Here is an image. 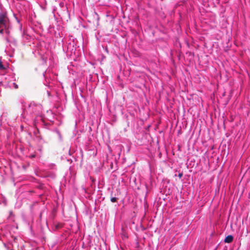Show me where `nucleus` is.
Returning <instances> with one entry per match:
<instances>
[{
  "label": "nucleus",
  "mask_w": 250,
  "mask_h": 250,
  "mask_svg": "<svg viewBox=\"0 0 250 250\" xmlns=\"http://www.w3.org/2000/svg\"><path fill=\"white\" fill-rule=\"evenodd\" d=\"M9 25V20L6 13H0V33L3 34L4 29Z\"/></svg>",
  "instance_id": "nucleus-1"
},
{
  "label": "nucleus",
  "mask_w": 250,
  "mask_h": 250,
  "mask_svg": "<svg viewBox=\"0 0 250 250\" xmlns=\"http://www.w3.org/2000/svg\"><path fill=\"white\" fill-rule=\"evenodd\" d=\"M182 176V174H179V176L181 177Z\"/></svg>",
  "instance_id": "nucleus-8"
},
{
  "label": "nucleus",
  "mask_w": 250,
  "mask_h": 250,
  "mask_svg": "<svg viewBox=\"0 0 250 250\" xmlns=\"http://www.w3.org/2000/svg\"><path fill=\"white\" fill-rule=\"evenodd\" d=\"M14 16H15V19H16V21H17V22H18V23H20V20L18 19V18H17V17H16L15 15H14Z\"/></svg>",
  "instance_id": "nucleus-6"
},
{
  "label": "nucleus",
  "mask_w": 250,
  "mask_h": 250,
  "mask_svg": "<svg viewBox=\"0 0 250 250\" xmlns=\"http://www.w3.org/2000/svg\"><path fill=\"white\" fill-rule=\"evenodd\" d=\"M233 236L231 235H229L227 236L225 238L224 242L225 243H231L233 241Z\"/></svg>",
  "instance_id": "nucleus-3"
},
{
  "label": "nucleus",
  "mask_w": 250,
  "mask_h": 250,
  "mask_svg": "<svg viewBox=\"0 0 250 250\" xmlns=\"http://www.w3.org/2000/svg\"><path fill=\"white\" fill-rule=\"evenodd\" d=\"M110 200L112 202L114 203L116 201L117 198L116 197H112Z\"/></svg>",
  "instance_id": "nucleus-5"
},
{
  "label": "nucleus",
  "mask_w": 250,
  "mask_h": 250,
  "mask_svg": "<svg viewBox=\"0 0 250 250\" xmlns=\"http://www.w3.org/2000/svg\"><path fill=\"white\" fill-rule=\"evenodd\" d=\"M20 28H21V24H20Z\"/></svg>",
  "instance_id": "nucleus-7"
},
{
  "label": "nucleus",
  "mask_w": 250,
  "mask_h": 250,
  "mask_svg": "<svg viewBox=\"0 0 250 250\" xmlns=\"http://www.w3.org/2000/svg\"><path fill=\"white\" fill-rule=\"evenodd\" d=\"M42 106L40 104H37L34 103H31L26 109L27 112L30 113H34L39 115L42 110Z\"/></svg>",
  "instance_id": "nucleus-2"
},
{
  "label": "nucleus",
  "mask_w": 250,
  "mask_h": 250,
  "mask_svg": "<svg viewBox=\"0 0 250 250\" xmlns=\"http://www.w3.org/2000/svg\"><path fill=\"white\" fill-rule=\"evenodd\" d=\"M10 86L14 87L15 88H17L18 87V85L14 83H12V84L10 85Z\"/></svg>",
  "instance_id": "nucleus-4"
}]
</instances>
